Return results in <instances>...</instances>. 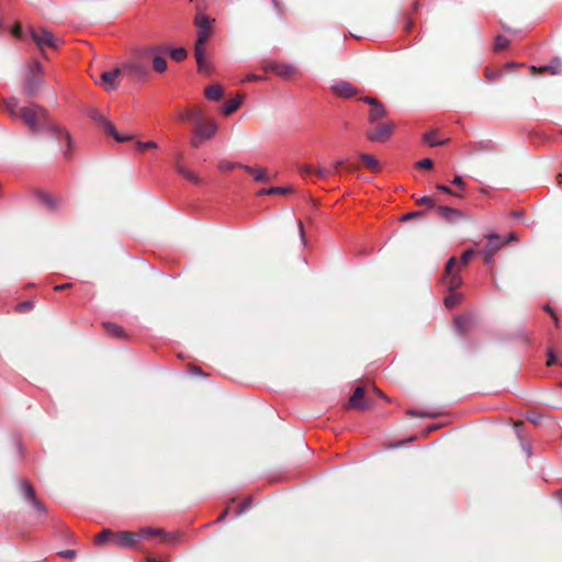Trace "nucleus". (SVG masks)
I'll list each match as a JSON object with an SVG mask.
<instances>
[{
    "mask_svg": "<svg viewBox=\"0 0 562 562\" xmlns=\"http://www.w3.org/2000/svg\"><path fill=\"white\" fill-rule=\"evenodd\" d=\"M416 202L420 205H426L428 207H434V205H435V202H434L432 198H430V196H422Z\"/></svg>",
    "mask_w": 562,
    "mask_h": 562,
    "instance_id": "obj_45",
    "label": "nucleus"
},
{
    "mask_svg": "<svg viewBox=\"0 0 562 562\" xmlns=\"http://www.w3.org/2000/svg\"><path fill=\"white\" fill-rule=\"evenodd\" d=\"M475 255L476 251L473 248H468V250L462 254L460 260H458L456 257H451L447 261L445 267L443 282L446 283L449 291H454L461 285V279L457 273L456 267L467 266Z\"/></svg>",
    "mask_w": 562,
    "mask_h": 562,
    "instance_id": "obj_3",
    "label": "nucleus"
},
{
    "mask_svg": "<svg viewBox=\"0 0 562 562\" xmlns=\"http://www.w3.org/2000/svg\"><path fill=\"white\" fill-rule=\"evenodd\" d=\"M181 119L190 120L196 126V128L201 125L203 121L202 114L199 110L187 111L181 115Z\"/></svg>",
    "mask_w": 562,
    "mask_h": 562,
    "instance_id": "obj_27",
    "label": "nucleus"
},
{
    "mask_svg": "<svg viewBox=\"0 0 562 562\" xmlns=\"http://www.w3.org/2000/svg\"><path fill=\"white\" fill-rule=\"evenodd\" d=\"M102 126H103L105 133L113 136L117 142H125L131 138V136H124V135L120 134L116 131L115 126L108 120H106V122L103 123Z\"/></svg>",
    "mask_w": 562,
    "mask_h": 562,
    "instance_id": "obj_22",
    "label": "nucleus"
},
{
    "mask_svg": "<svg viewBox=\"0 0 562 562\" xmlns=\"http://www.w3.org/2000/svg\"><path fill=\"white\" fill-rule=\"evenodd\" d=\"M346 169H347L348 171H355V170H357V169H358V166H357V165H348V166L346 167Z\"/></svg>",
    "mask_w": 562,
    "mask_h": 562,
    "instance_id": "obj_63",
    "label": "nucleus"
},
{
    "mask_svg": "<svg viewBox=\"0 0 562 562\" xmlns=\"http://www.w3.org/2000/svg\"><path fill=\"white\" fill-rule=\"evenodd\" d=\"M460 302L459 295H448L445 297V305L448 308H453L456 305H458Z\"/></svg>",
    "mask_w": 562,
    "mask_h": 562,
    "instance_id": "obj_38",
    "label": "nucleus"
},
{
    "mask_svg": "<svg viewBox=\"0 0 562 562\" xmlns=\"http://www.w3.org/2000/svg\"><path fill=\"white\" fill-rule=\"evenodd\" d=\"M314 171H315V168L312 165H302L300 167V173L302 176L314 173Z\"/></svg>",
    "mask_w": 562,
    "mask_h": 562,
    "instance_id": "obj_49",
    "label": "nucleus"
},
{
    "mask_svg": "<svg viewBox=\"0 0 562 562\" xmlns=\"http://www.w3.org/2000/svg\"><path fill=\"white\" fill-rule=\"evenodd\" d=\"M58 555H60L63 558L71 559L76 555V552L74 550H64V551L58 552Z\"/></svg>",
    "mask_w": 562,
    "mask_h": 562,
    "instance_id": "obj_53",
    "label": "nucleus"
},
{
    "mask_svg": "<svg viewBox=\"0 0 562 562\" xmlns=\"http://www.w3.org/2000/svg\"><path fill=\"white\" fill-rule=\"evenodd\" d=\"M88 115L90 116L91 120H93L94 122H97L100 125H103V123L106 122V119L95 109H90L88 111Z\"/></svg>",
    "mask_w": 562,
    "mask_h": 562,
    "instance_id": "obj_35",
    "label": "nucleus"
},
{
    "mask_svg": "<svg viewBox=\"0 0 562 562\" xmlns=\"http://www.w3.org/2000/svg\"><path fill=\"white\" fill-rule=\"evenodd\" d=\"M366 104L371 105V108L376 106L379 103H381L376 98L374 97H363L360 99Z\"/></svg>",
    "mask_w": 562,
    "mask_h": 562,
    "instance_id": "obj_48",
    "label": "nucleus"
},
{
    "mask_svg": "<svg viewBox=\"0 0 562 562\" xmlns=\"http://www.w3.org/2000/svg\"><path fill=\"white\" fill-rule=\"evenodd\" d=\"M153 68L157 72H164L167 69V60L160 55H154L153 57Z\"/></svg>",
    "mask_w": 562,
    "mask_h": 562,
    "instance_id": "obj_32",
    "label": "nucleus"
},
{
    "mask_svg": "<svg viewBox=\"0 0 562 562\" xmlns=\"http://www.w3.org/2000/svg\"><path fill=\"white\" fill-rule=\"evenodd\" d=\"M122 70L128 72L132 77L138 80H145L149 75L148 66L138 59H133L123 64Z\"/></svg>",
    "mask_w": 562,
    "mask_h": 562,
    "instance_id": "obj_6",
    "label": "nucleus"
},
{
    "mask_svg": "<svg viewBox=\"0 0 562 562\" xmlns=\"http://www.w3.org/2000/svg\"><path fill=\"white\" fill-rule=\"evenodd\" d=\"M543 311L547 312L550 316L555 313V311L550 306V304H544L542 306Z\"/></svg>",
    "mask_w": 562,
    "mask_h": 562,
    "instance_id": "obj_59",
    "label": "nucleus"
},
{
    "mask_svg": "<svg viewBox=\"0 0 562 562\" xmlns=\"http://www.w3.org/2000/svg\"><path fill=\"white\" fill-rule=\"evenodd\" d=\"M551 318H552V319H553V322H554V326H555L557 328H560V321H559V317H558L557 313H554L553 315H551Z\"/></svg>",
    "mask_w": 562,
    "mask_h": 562,
    "instance_id": "obj_61",
    "label": "nucleus"
},
{
    "mask_svg": "<svg viewBox=\"0 0 562 562\" xmlns=\"http://www.w3.org/2000/svg\"><path fill=\"white\" fill-rule=\"evenodd\" d=\"M217 131V124L214 121H210L207 124L201 125L195 131V136L192 139V145L198 147L202 139L211 138Z\"/></svg>",
    "mask_w": 562,
    "mask_h": 562,
    "instance_id": "obj_11",
    "label": "nucleus"
},
{
    "mask_svg": "<svg viewBox=\"0 0 562 562\" xmlns=\"http://www.w3.org/2000/svg\"><path fill=\"white\" fill-rule=\"evenodd\" d=\"M314 175L321 179H327L328 177L333 176V171L328 168L319 167L315 169Z\"/></svg>",
    "mask_w": 562,
    "mask_h": 562,
    "instance_id": "obj_39",
    "label": "nucleus"
},
{
    "mask_svg": "<svg viewBox=\"0 0 562 562\" xmlns=\"http://www.w3.org/2000/svg\"><path fill=\"white\" fill-rule=\"evenodd\" d=\"M240 104H241V100L239 98L227 100L223 104L222 111H223L224 115L228 116V115L233 114L234 112H236L238 110V108L240 106Z\"/></svg>",
    "mask_w": 562,
    "mask_h": 562,
    "instance_id": "obj_26",
    "label": "nucleus"
},
{
    "mask_svg": "<svg viewBox=\"0 0 562 562\" xmlns=\"http://www.w3.org/2000/svg\"><path fill=\"white\" fill-rule=\"evenodd\" d=\"M43 82L44 80L41 75H37L34 71H30L24 79V92L30 98L34 97L38 89L42 87Z\"/></svg>",
    "mask_w": 562,
    "mask_h": 562,
    "instance_id": "obj_10",
    "label": "nucleus"
},
{
    "mask_svg": "<svg viewBox=\"0 0 562 562\" xmlns=\"http://www.w3.org/2000/svg\"><path fill=\"white\" fill-rule=\"evenodd\" d=\"M423 214L422 211H413V212H408V213H405L403 216H402V221H408L413 217H416V216H420Z\"/></svg>",
    "mask_w": 562,
    "mask_h": 562,
    "instance_id": "obj_50",
    "label": "nucleus"
},
{
    "mask_svg": "<svg viewBox=\"0 0 562 562\" xmlns=\"http://www.w3.org/2000/svg\"><path fill=\"white\" fill-rule=\"evenodd\" d=\"M333 92L342 99H349L358 94V89L346 80H338L331 85Z\"/></svg>",
    "mask_w": 562,
    "mask_h": 562,
    "instance_id": "obj_9",
    "label": "nucleus"
},
{
    "mask_svg": "<svg viewBox=\"0 0 562 562\" xmlns=\"http://www.w3.org/2000/svg\"><path fill=\"white\" fill-rule=\"evenodd\" d=\"M508 44H509V41H508L507 37H505L503 35H497L495 37V44L494 45H495V48L497 50L506 48L508 46Z\"/></svg>",
    "mask_w": 562,
    "mask_h": 562,
    "instance_id": "obj_37",
    "label": "nucleus"
},
{
    "mask_svg": "<svg viewBox=\"0 0 562 562\" xmlns=\"http://www.w3.org/2000/svg\"><path fill=\"white\" fill-rule=\"evenodd\" d=\"M4 106L8 113L13 119H20L33 134H41L48 132L57 140L65 139L67 148L64 151V157H70L71 136L61 126L54 123L43 106L32 103L29 106H20L19 100L11 97L4 100Z\"/></svg>",
    "mask_w": 562,
    "mask_h": 562,
    "instance_id": "obj_1",
    "label": "nucleus"
},
{
    "mask_svg": "<svg viewBox=\"0 0 562 562\" xmlns=\"http://www.w3.org/2000/svg\"><path fill=\"white\" fill-rule=\"evenodd\" d=\"M437 190L443 192V193H447V194H453V191L446 184H437L436 186Z\"/></svg>",
    "mask_w": 562,
    "mask_h": 562,
    "instance_id": "obj_55",
    "label": "nucleus"
},
{
    "mask_svg": "<svg viewBox=\"0 0 562 562\" xmlns=\"http://www.w3.org/2000/svg\"><path fill=\"white\" fill-rule=\"evenodd\" d=\"M434 166V162L430 158H424L417 162V167L423 169H431Z\"/></svg>",
    "mask_w": 562,
    "mask_h": 562,
    "instance_id": "obj_44",
    "label": "nucleus"
},
{
    "mask_svg": "<svg viewBox=\"0 0 562 562\" xmlns=\"http://www.w3.org/2000/svg\"><path fill=\"white\" fill-rule=\"evenodd\" d=\"M103 327H104L106 334L112 337H123L124 336L123 328L114 323H104Z\"/></svg>",
    "mask_w": 562,
    "mask_h": 562,
    "instance_id": "obj_29",
    "label": "nucleus"
},
{
    "mask_svg": "<svg viewBox=\"0 0 562 562\" xmlns=\"http://www.w3.org/2000/svg\"><path fill=\"white\" fill-rule=\"evenodd\" d=\"M473 318L471 315H460L454 318V325L459 333L464 334L473 327Z\"/></svg>",
    "mask_w": 562,
    "mask_h": 562,
    "instance_id": "obj_17",
    "label": "nucleus"
},
{
    "mask_svg": "<svg viewBox=\"0 0 562 562\" xmlns=\"http://www.w3.org/2000/svg\"><path fill=\"white\" fill-rule=\"evenodd\" d=\"M170 57L176 61H182L187 57V50L183 47H177L169 50Z\"/></svg>",
    "mask_w": 562,
    "mask_h": 562,
    "instance_id": "obj_33",
    "label": "nucleus"
},
{
    "mask_svg": "<svg viewBox=\"0 0 562 562\" xmlns=\"http://www.w3.org/2000/svg\"><path fill=\"white\" fill-rule=\"evenodd\" d=\"M32 506L34 507L35 512L40 515V516H45L46 515V508L44 506V504L37 498L35 499L33 503H31Z\"/></svg>",
    "mask_w": 562,
    "mask_h": 562,
    "instance_id": "obj_41",
    "label": "nucleus"
},
{
    "mask_svg": "<svg viewBox=\"0 0 562 562\" xmlns=\"http://www.w3.org/2000/svg\"><path fill=\"white\" fill-rule=\"evenodd\" d=\"M437 213L440 218L449 222V223H457L464 218L463 213L454 207L447 206V205H440L437 207Z\"/></svg>",
    "mask_w": 562,
    "mask_h": 562,
    "instance_id": "obj_15",
    "label": "nucleus"
},
{
    "mask_svg": "<svg viewBox=\"0 0 562 562\" xmlns=\"http://www.w3.org/2000/svg\"><path fill=\"white\" fill-rule=\"evenodd\" d=\"M486 238H487L486 246H505L506 244H508L510 241L517 240V233L510 232V233L504 234V235L491 233V234L486 235Z\"/></svg>",
    "mask_w": 562,
    "mask_h": 562,
    "instance_id": "obj_16",
    "label": "nucleus"
},
{
    "mask_svg": "<svg viewBox=\"0 0 562 562\" xmlns=\"http://www.w3.org/2000/svg\"><path fill=\"white\" fill-rule=\"evenodd\" d=\"M349 407L359 411H368L372 407V402L364 396L363 386L356 387L353 394L349 398Z\"/></svg>",
    "mask_w": 562,
    "mask_h": 562,
    "instance_id": "obj_8",
    "label": "nucleus"
},
{
    "mask_svg": "<svg viewBox=\"0 0 562 562\" xmlns=\"http://www.w3.org/2000/svg\"><path fill=\"white\" fill-rule=\"evenodd\" d=\"M452 183L459 188H463L464 187V180L461 176H456L452 180Z\"/></svg>",
    "mask_w": 562,
    "mask_h": 562,
    "instance_id": "obj_56",
    "label": "nucleus"
},
{
    "mask_svg": "<svg viewBox=\"0 0 562 562\" xmlns=\"http://www.w3.org/2000/svg\"><path fill=\"white\" fill-rule=\"evenodd\" d=\"M137 533L133 531H119L113 533L112 544L120 548H133L136 544Z\"/></svg>",
    "mask_w": 562,
    "mask_h": 562,
    "instance_id": "obj_12",
    "label": "nucleus"
},
{
    "mask_svg": "<svg viewBox=\"0 0 562 562\" xmlns=\"http://www.w3.org/2000/svg\"><path fill=\"white\" fill-rule=\"evenodd\" d=\"M263 69L266 71H272L279 77L283 79H289L292 76H295L299 70L297 68L292 64H282L277 61H268L263 65Z\"/></svg>",
    "mask_w": 562,
    "mask_h": 562,
    "instance_id": "obj_5",
    "label": "nucleus"
},
{
    "mask_svg": "<svg viewBox=\"0 0 562 562\" xmlns=\"http://www.w3.org/2000/svg\"><path fill=\"white\" fill-rule=\"evenodd\" d=\"M30 71H34L35 74L42 76V74H43V65L40 61H35L33 64V67H32V69Z\"/></svg>",
    "mask_w": 562,
    "mask_h": 562,
    "instance_id": "obj_52",
    "label": "nucleus"
},
{
    "mask_svg": "<svg viewBox=\"0 0 562 562\" xmlns=\"http://www.w3.org/2000/svg\"><path fill=\"white\" fill-rule=\"evenodd\" d=\"M194 24L198 29L196 42L194 45V57L200 72L209 74L210 65L205 60V43L209 41L212 32V20L203 13L196 14Z\"/></svg>",
    "mask_w": 562,
    "mask_h": 562,
    "instance_id": "obj_2",
    "label": "nucleus"
},
{
    "mask_svg": "<svg viewBox=\"0 0 562 562\" xmlns=\"http://www.w3.org/2000/svg\"><path fill=\"white\" fill-rule=\"evenodd\" d=\"M165 52H167V47H153L148 50L149 54L165 53Z\"/></svg>",
    "mask_w": 562,
    "mask_h": 562,
    "instance_id": "obj_58",
    "label": "nucleus"
},
{
    "mask_svg": "<svg viewBox=\"0 0 562 562\" xmlns=\"http://www.w3.org/2000/svg\"><path fill=\"white\" fill-rule=\"evenodd\" d=\"M555 495H557V498L559 499V502L562 504V490L558 491L555 493Z\"/></svg>",
    "mask_w": 562,
    "mask_h": 562,
    "instance_id": "obj_64",
    "label": "nucleus"
},
{
    "mask_svg": "<svg viewBox=\"0 0 562 562\" xmlns=\"http://www.w3.org/2000/svg\"><path fill=\"white\" fill-rule=\"evenodd\" d=\"M359 157L371 170H373V171L378 170L379 161L374 156H372L370 154L361 153L359 155Z\"/></svg>",
    "mask_w": 562,
    "mask_h": 562,
    "instance_id": "obj_30",
    "label": "nucleus"
},
{
    "mask_svg": "<svg viewBox=\"0 0 562 562\" xmlns=\"http://www.w3.org/2000/svg\"><path fill=\"white\" fill-rule=\"evenodd\" d=\"M136 145H137V148L139 150H144V149H147V148H156L157 147V144L154 140H148V142H139L138 140L136 143Z\"/></svg>",
    "mask_w": 562,
    "mask_h": 562,
    "instance_id": "obj_43",
    "label": "nucleus"
},
{
    "mask_svg": "<svg viewBox=\"0 0 562 562\" xmlns=\"http://www.w3.org/2000/svg\"><path fill=\"white\" fill-rule=\"evenodd\" d=\"M20 487L23 496L30 503H33L35 499H37L35 488L27 480H22L20 483Z\"/></svg>",
    "mask_w": 562,
    "mask_h": 562,
    "instance_id": "obj_20",
    "label": "nucleus"
},
{
    "mask_svg": "<svg viewBox=\"0 0 562 562\" xmlns=\"http://www.w3.org/2000/svg\"><path fill=\"white\" fill-rule=\"evenodd\" d=\"M71 286H72V283H64V284L56 285L54 288V290L61 291V290L70 289Z\"/></svg>",
    "mask_w": 562,
    "mask_h": 562,
    "instance_id": "obj_57",
    "label": "nucleus"
},
{
    "mask_svg": "<svg viewBox=\"0 0 562 562\" xmlns=\"http://www.w3.org/2000/svg\"><path fill=\"white\" fill-rule=\"evenodd\" d=\"M205 97L209 100L220 101L223 97V89L220 85L209 86L205 89Z\"/></svg>",
    "mask_w": 562,
    "mask_h": 562,
    "instance_id": "obj_23",
    "label": "nucleus"
},
{
    "mask_svg": "<svg viewBox=\"0 0 562 562\" xmlns=\"http://www.w3.org/2000/svg\"><path fill=\"white\" fill-rule=\"evenodd\" d=\"M177 172L192 183H200V178L183 165H177Z\"/></svg>",
    "mask_w": 562,
    "mask_h": 562,
    "instance_id": "obj_25",
    "label": "nucleus"
},
{
    "mask_svg": "<svg viewBox=\"0 0 562 562\" xmlns=\"http://www.w3.org/2000/svg\"><path fill=\"white\" fill-rule=\"evenodd\" d=\"M228 510H229V508H228V507H226V508L222 512V514L220 515V517L217 518V521H222V520H224V519H225V517H226V516H227V514H228Z\"/></svg>",
    "mask_w": 562,
    "mask_h": 562,
    "instance_id": "obj_60",
    "label": "nucleus"
},
{
    "mask_svg": "<svg viewBox=\"0 0 562 562\" xmlns=\"http://www.w3.org/2000/svg\"><path fill=\"white\" fill-rule=\"evenodd\" d=\"M243 165L239 164V162H233V161H228V160H222L218 162V169L221 171H229L236 167H241Z\"/></svg>",
    "mask_w": 562,
    "mask_h": 562,
    "instance_id": "obj_36",
    "label": "nucleus"
},
{
    "mask_svg": "<svg viewBox=\"0 0 562 562\" xmlns=\"http://www.w3.org/2000/svg\"><path fill=\"white\" fill-rule=\"evenodd\" d=\"M38 199L50 211H56L59 207V199L48 193L41 192Z\"/></svg>",
    "mask_w": 562,
    "mask_h": 562,
    "instance_id": "obj_18",
    "label": "nucleus"
},
{
    "mask_svg": "<svg viewBox=\"0 0 562 562\" xmlns=\"http://www.w3.org/2000/svg\"><path fill=\"white\" fill-rule=\"evenodd\" d=\"M250 505H251V498H250V497H247L246 499H244V501L239 504V506H238V508H237V510H236V514H237V515H241V514H244V513H245V512L250 507Z\"/></svg>",
    "mask_w": 562,
    "mask_h": 562,
    "instance_id": "obj_42",
    "label": "nucleus"
},
{
    "mask_svg": "<svg viewBox=\"0 0 562 562\" xmlns=\"http://www.w3.org/2000/svg\"><path fill=\"white\" fill-rule=\"evenodd\" d=\"M547 356H548V360H547V366L548 367H551L553 364H555L558 361H557V356H555V352L553 351V349H548L547 351Z\"/></svg>",
    "mask_w": 562,
    "mask_h": 562,
    "instance_id": "obj_46",
    "label": "nucleus"
},
{
    "mask_svg": "<svg viewBox=\"0 0 562 562\" xmlns=\"http://www.w3.org/2000/svg\"><path fill=\"white\" fill-rule=\"evenodd\" d=\"M423 140L428 144L430 147L440 146L446 143V140H439L437 137L436 131H429L423 135Z\"/></svg>",
    "mask_w": 562,
    "mask_h": 562,
    "instance_id": "obj_28",
    "label": "nucleus"
},
{
    "mask_svg": "<svg viewBox=\"0 0 562 562\" xmlns=\"http://www.w3.org/2000/svg\"><path fill=\"white\" fill-rule=\"evenodd\" d=\"M137 533V539H150L151 537H161L162 541H175L178 536L172 533H165L164 529L145 527L139 529Z\"/></svg>",
    "mask_w": 562,
    "mask_h": 562,
    "instance_id": "obj_13",
    "label": "nucleus"
},
{
    "mask_svg": "<svg viewBox=\"0 0 562 562\" xmlns=\"http://www.w3.org/2000/svg\"><path fill=\"white\" fill-rule=\"evenodd\" d=\"M346 162L345 159H337L334 165H333V168H329L331 171H333V175L337 173L339 171V168Z\"/></svg>",
    "mask_w": 562,
    "mask_h": 562,
    "instance_id": "obj_51",
    "label": "nucleus"
},
{
    "mask_svg": "<svg viewBox=\"0 0 562 562\" xmlns=\"http://www.w3.org/2000/svg\"><path fill=\"white\" fill-rule=\"evenodd\" d=\"M113 533L114 531H112L111 529H103L100 533H98L94 537L95 544L104 546L108 543H112Z\"/></svg>",
    "mask_w": 562,
    "mask_h": 562,
    "instance_id": "obj_24",
    "label": "nucleus"
},
{
    "mask_svg": "<svg viewBox=\"0 0 562 562\" xmlns=\"http://www.w3.org/2000/svg\"><path fill=\"white\" fill-rule=\"evenodd\" d=\"M297 228H299V232H300L301 241H302L303 246H306V239L304 237V227H303V223L302 222H297Z\"/></svg>",
    "mask_w": 562,
    "mask_h": 562,
    "instance_id": "obj_54",
    "label": "nucleus"
},
{
    "mask_svg": "<svg viewBox=\"0 0 562 562\" xmlns=\"http://www.w3.org/2000/svg\"><path fill=\"white\" fill-rule=\"evenodd\" d=\"M562 60L559 57H554L549 65L544 67L546 70H550L551 74L557 75L561 71Z\"/></svg>",
    "mask_w": 562,
    "mask_h": 562,
    "instance_id": "obj_34",
    "label": "nucleus"
},
{
    "mask_svg": "<svg viewBox=\"0 0 562 562\" xmlns=\"http://www.w3.org/2000/svg\"><path fill=\"white\" fill-rule=\"evenodd\" d=\"M241 168L254 176V180L256 182H265L268 180V176L265 169L262 168H255L251 166L243 165Z\"/></svg>",
    "mask_w": 562,
    "mask_h": 562,
    "instance_id": "obj_19",
    "label": "nucleus"
},
{
    "mask_svg": "<svg viewBox=\"0 0 562 562\" xmlns=\"http://www.w3.org/2000/svg\"><path fill=\"white\" fill-rule=\"evenodd\" d=\"M122 68H114L111 70H105L101 74L100 82L105 90L113 91L117 89V83L115 79L121 75Z\"/></svg>",
    "mask_w": 562,
    "mask_h": 562,
    "instance_id": "obj_14",
    "label": "nucleus"
},
{
    "mask_svg": "<svg viewBox=\"0 0 562 562\" xmlns=\"http://www.w3.org/2000/svg\"><path fill=\"white\" fill-rule=\"evenodd\" d=\"M386 115V110L382 103H379L376 106L371 108L369 112L368 120L370 123H375L380 119L384 117Z\"/></svg>",
    "mask_w": 562,
    "mask_h": 562,
    "instance_id": "obj_21",
    "label": "nucleus"
},
{
    "mask_svg": "<svg viewBox=\"0 0 562 562\" xmlns=\"http://www.w3.org/2000/svg\"><path fill=\"white\" fill-rule=\"evenodd\" d=\"M291 191L290 187H270V188H263L259 190V195H268V194H274V193H288Z\"/></svg>",
    "mask_w": 562,
    "mask_h": 562,
    "instance_id": "obj_31",
    "label": "nucleus"
},
{
    "mask_svg": "<svg viewBox=\"0 0 562 562\" xmlns=\"http://www.w3.org/2000/svg\"><path fill=\"white\" fill-rule=\"evenodd\" d=\"M498 248H484V250L481 252L486 263H490L494 255L496 254V250Z\"/></svg>",
    "mask_w": 562,
    "mask_h": 562,
    "instance_id": "obj_40",
    "label": "nucleus"
},
{
    "mask_svg": "<svg viewBox=\"0 0 562 562\" xmlns=\"http://www.w3.org/2000/svg\"><path fill=\"white\" fill-rule=\"evenodd\" d=\"M407 414L412 417H432L434 415L426 412H419L416 409H408Z\"/></svg>",
    "mask_w": 562,
    "mask_h": 562,
    "instance_id": "obj_47",
    "label": "nucleus"
},
{
    "mask_svg": "<svg viewBox=\"0 0 562 562\" xmlns=\"http://www.w3.org/2000/svg\"><path fill=\"white\" fill-rule=\"evenodd\" d=\"M395 124L393 122L380 123L373 130L367 133V137L371 142H385L390 138Z\"/></svg>",
    "mask_w": 562,
    "mask_h": 562,
    "instance_id": "obj_4",
    "label": "nucleus"
},
{
    "mask_svg": "<svg viewBox=\"0 0 562 562\" xmlns=\"http://www.w3.org/2000/svg\"><path fill=\"white\" fill-rule=\"evenodd\" d=\"M31 37L40 48H43L44 46L56 48L58 46V40H56L46 29H32Z\"/></svg>",
    "mask_w": 562,
    "mask_h": 562,
    "instance_id": "obj_7",
    "label": "nucleus"
},
{
    "mask_svg": "<svg viewBox=\"0 0 562 562\" xmlns=\"http://www.w3.org/2000/svg\"><path fill=\"white\" fill-rule=\"evenodd\" d=\"M260 79H261V77L258 75H248L247 76V80H249V81L250 80H260Z\"/></svg>",
    "mask_w": 562,
    "mask_h": 562,
    "instance_id": "obj_62",
    "label": "nucleus"
}]
</instances>
